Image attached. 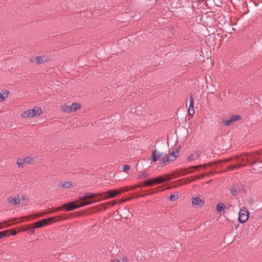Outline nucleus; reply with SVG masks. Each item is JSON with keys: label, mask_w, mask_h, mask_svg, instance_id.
I'll return each mask as SVG.
<instances>
[{"label": "nucleus", "mask_w": 262, "mask_h": 262, "mask_svg": "<svg viewBox=\"0 0 262 262\" xmlns=\"http://www.w3.org/2000/svg\"><path fill=\"white\" fill-rule=\"evenodd\" d=\"M97 195V194L96 193L89 192L84 193H80L78 196V199L82 202L80 204L78 205L74 202H71L64 204L63 207L65 208L66 210L68 211L92 204L96 202L98 200L95 198Z\"/></svg>", "instance_id": "1"}, {"label": "nucleus", "mask_w": 262, "mask_h": 262, "mask_svg": "<svg viewBox=\"0 0 262 262\" xmlns=\"http://www.w3.org/2000/svg\"><path fill=\"white\" fill-rule=\"evenodd\" d=\"M97 195L95 196V198L99 201L101 199H107L109 198H115L120 194V192L117 190H110L105 192L103 194H100L97 193Z\"/></svg>", "instance_id": "2"}, {"label": "nucleus", "mask_w": 262, "mask_h": 262, "mask_svg": "<svg viewBox=\"0 0 262 262\" xmlns=\"http://www.w3.org/2000/svg\"><path fill=\"white\" fill-rule=\"evenodd\" d=\"M241 117L238 115H232L229 119L226 120H223L222 121V123L226 126H230L233 123L235 122L236 121L241 120Z\"/></svg>", "instance_id": "3"}, {"label": "nucleus", "mask_w": 262, "mask_h": 262, "mask_svg": "<svg viewBox=\"0 0 262 262\" xmlns=\"http://www.w3.org/2000/svg\"><path fill=\"white\" fill-rule=\"evenodd\" d=\"M249 218V212L248 210L242 209L239 212L238 220L240 223H244Z\"/></svg>", "instance_id": "4"}, {"label": "nucleus", "mask_w": 262, "mask_h": 262, "mask_svg": "<svg viewBox=\"0 0 262 262\" xmlns=\"http://www.w3.org/2000/svg\"><path fill=\"white\" fill-rule=\"evenodd\" d=\"M53 220V217H49L48 219H43L42 220H40L37 222H35L34 225V228H41L45 225L49 224L51 221Z\"/></svg>", "instance_id": "5"}, {"label": "nucleus", "mask_w": 262, "mask_h": 262, "mask_svg": "<svg viewBox=\"0 0 262 262\" xmlns=\"http://www.w3.org/2000/svg\"><path fill=\"white\" fill-rule=\"evenodd\" d=\"M153 179L154 185L155 184H160L166 182H167L170 180V177L169 176H160L157 177Z\"/></svg>", "instance_id": "6"}, {"label": "nucleus", "mask_w": 262, "mask_h": 262, "mask_svg": "<svg viewBox=\"0 0 262 262\" xmlns=\"http://www.w3.org/2000/svg\"><path fill=\"white\" fill-rule=\"evenodd\" d=\"M164 152L157 151L156 149L152 150L151 159L152 162H156L159 158H162L163 160Z\"/></svg>", "instance_id": "7"}, {"label": "nucleus", "mask_w": 262, "mask_h": 262, "mask_svg": "<svg viewBox=\"0 0 262 262\" xmlns=\"http://www.w3.org/2000/svg\"><path fill=\"white\" fill-rule=\"evenodd\" d=\"M50 59V56L43 55L36 56L35 58V61L37 64L43 63Z\"/></svg>", "instance_id": "8"}, {"label": "nucleus", "mask_w": 262, "mask_h": 262, "mask_svg": "<svg viewBox=\"0 0 262 262\" xmlns=\"http://www.w3.org/2000/svg\"><path fill=\"white\" fill-rule=\"evenodd\" d=\"M192 205L194 206L201 207L204 205L205 201L200 197H193L191 199Z\"/></svg>", "instance_id": "9"}, {"label": "nucleus", "mask_w": 262, "mask_h": 262, "mask_svg": "<svg viewBox=\"0 0 262 262\" xmlns=\"http://www.w3.org/2000/svg\"><path fill=\"white\" fill-rule=\"evenodd\" d=\"M7 202L11 205L16 206L20 203V199L18 195H16L14 197H9L7 199Z\"/></svg>", "instance_id": "10"}, {"label": "nucleus", "mask_w": 262, "mask_h": 262, "mask_svg": "<svg viewBox=\"0 0 262 262\" xmlns=\"http://www.w3.org/2000/svg\"><path fill=\"white\" fill-rule=\"evenodd\" d=\"M243 189V186H239L237 184H234L231 187V192L233 195L236 196Z\"/></svg>", "instance_id": "11"}, {"label": "nucleus", "mask_w": 262, "mask_h": 262, "mask_svg": "<svg viewBox=\"0 0 262 262\" xmlns=\"http://www.w3.org/2000/svg\"><path fill=\"white\" fill-rule=\"evenodd\" d=\"M176 159V156H170V155H166V153L164 152V157H163V161H162L163 163L166 164L170 161H173Z\"/></svg>", "instance_id": "12"}, {"label": "nucleus", "mask_w": 262, "mask_h": 262, "mask_svg": "<svg viewBox=\"0 0 262 262\" xmlns=\"http://www.w3.org/2000/svg\"><path fill=\"white\" fill-rule=\"evenodd\" d=\"M33 117L36 116H39L42 114V110L40 107L36 106L33 109H31Z\"/></svg>", "instance_id": "13"}, {"label": "nucleus", "mask_w": 262, "mask_h": 262, "mask_svg": "<svg viewBox=\"0 0 262 262\" xmlns=\"http://www.w3.org/2000/svg\"><path fill=\"white\" fill-rule=\"evenodd\" d=\"M80 107V105L78 103H73L71 106H67V111H69L70 112H75Z\"/></svg>", "instance_id": "14"}, {"label": "nucleus", "mask_w": 262, "mask_h": 262, "mask_svg": "<svg viewBox=\"0 0 262 262\" xmlns=\"http://www.w3.org/2000/svg\"><path fill=\"white\" fill-rule=\"evenodd\" d=\"M9 91L7 90H4L3 93H0V102H3L7 98Z\"/></svg>", "instance_id": "15"}, {"label": "nucleus", "mask_w": 262, "mask_h": 262, "mask_svg": "<svg viewBox=\"0 0 262 262\" xmlns=\"http://www.w3.org/2000/svg\"><path fill=\"white\" fill-rule=\"evenodd\" d=\"M31 110L23 112L21 114V117L24 118L33 117Z\"/></svg>", "instance_id": "16"}, {"label": "nucleus", "mask_w": 262, "mask_h": 262, "mask_svg": "<svg viewBox=\"0 0 262 262\" xmlns=\"http://www.w3.org/2000/svg\"><path fill=\"white\" fill-rule=\"evenodd\" d=\"M143 184L146 186H152L154 185L152 178L148 179L144 181Z\"/></svg>", "instance_id": "17"}, {"label": "nucleus", "mask_w": 262, "mask_h": 262, "mask_svg": "<svg viewBox=\"0 0 262 262\" xmlns=\"http://www.w3.org/2000/svg\"><path fill=\"white\" fill-rule=\"evenodd\" d=\"M226 208L223 203H219L216 205V210L218 212H221Z\"/></svg>", "instance_id": "18"}, {"label": "nucleus", "mask_w": 262, "mask_h": 262, "mask_svg": "<svg viewBox=\"0 0 262 262\" xmlns=\"http://www.w3.org/2000/svg\"><path fill=\"white\" fill-rule=\"evenodd\" d=\"M149 176V173H148L146 171H143L140 174H139L137 176V179H141L142 178H146L148 177Z\"/></svg>", "instance_id": "19"}, {"label": "nucleus", "mask_w": 262, "mask_h": 262, "mask_svg": "<svg viewBox=\"0 0 262 262\" xmlns=\"http://www.w3.org/2000/svg\"><path fill=\"white\" fill-rule=\"evenodd\" d=\"M61 185L63 188H68L72 185V183L71 181H65L62 183Z\"/></svg>", "instance_id": "20"}, {"label": "nucleus", "mask_w": 262, "mask_h": 262, "mask_svg": "<svg viewBox=\"0 0 262 262\" xmlns=\"http://www.w3.org/2000/svg\"><path fill=\"white\" fill-rule=\"evenodd\" d=\"M180 151V148H176L174 151H172L170 154V156L172 157V156H176V158H177L179 152Z\"/></svg>", "instance_id": "21"}, {"label": "nucleus", "mask_w": 262, "mask_h": 262, "mask_svg": "<svg viewBox=\"0 0 262 262\" xmlns=\"http://www.w3.org/2000/svg\"><path fill=\"white\" fill-rule=\"evenodd\" d=\"M24 160L23 159H18L17 161V164L18 165L19 167H23L24 166V164H25V162H23Z\"/></svg>", "instance_id": "22"}, {"label": "nucleus", "mask_w": 262, "mask_h": 262, "mask_svg": "<svg viewBox=\"0 0 262 262\" xmlns=\"http://www.w3.org/2000/svg\"><path fill=\"white\" fill-rule=\"evenodd\" d=\"M9 236V234H7V231H3L0 232V238Z\"/></svg>", "instance_id": "23"}, {"label": "nucleus", "mask_w": 262, "mask_h": 262, "mask_svg": "<svg viewBox=\"0 0 262 262\" xmlns=\"http://www.w3.org/2000/svg\"><path fill=\"white\" fill-rule=\"evenodd\" d=\"M177 199H178V195H174L173 194H171L169 196V200L170 201H176Z\"/></svg>", "instance_id": "24"}, {"label": "nucleus", "mask_w": 262, "mask_h": 262, "mask_svg": "<svg viewBox=\"0 0 262 262\" xmlns=\"http://www.w3.org/2000/svg\"><path fill=\"white\" fill-rule=\"evenodd\" d=\"M23 160H24L23 162H25V163H27V164L31 163V161H32L31 158H30L29 157H25V158H23Z\"/></svg>", "instance_id": "25"}, {"label": "nucleus", "mask_w": 262, "mask_h": 262, "mask_svg": "<svg viewBox=\"0 0 262 262\" xmlns=\"http://www.w3.org/2000/svg\"><path fill=\"white\" fill-rule=\"evenodd\" d=\"M121 213H124L125 215H126L127 216L128 215V214L130 213L129 211L125 208L120 209Z\"/></svg>", "instance_id": "26"}, {"label": "nucleus", "mask_w": 262, "mask_h": 262, "mask_svg": "<svg viewBox=\"0 0 262 262\" xmlns=\"http://www.w3.org/2000/svg\"><path fill=\"white\" fill-rule=\"evenodd\" d=\"M195 157L197 158V156H196L194 154H191L187 157V159L189 161L193 160L195 159Z\"/></svg>", "instance_id": "27"}, {"label": "nucleus", "mask_w": 262, "mask_h": 262, "mask_svg": "<svg viewBox=\"0 0 262 262\" xmlns=\"http://www.w3.org/2000/svg\"><path fill=\"white\" fill-rule=\"evenodd\" d=\"M34 227L29 228L27 229H25V230H28V233L32 234L34 233V232H35V230H34Z\"/></svg>", "instance_id": "28"}, {"label": "nucleus", "mask_w": 262, "mask_h": 262, "mask_svg": "<svg viewBox=\"0 0 262 262\" xmlns=\"http://www.w3.org/2000/svg\"><path fill=\"white\" fill-rule=\"evenodd\" d=\"M188 113L190 115H191V116L193 115L194 113V111L193 110V107L192 108V107H190L189 106V108L188 109Z\"/></svg>", "instance_id": "29"}, {"label": "nucleus", "mask_w": 262, "mask_h": 262, "mask_svg": "<svg viewBox=\"0 0 262 262\" xmlns=\"http://www.w3.org/2000/svg\"><path fill=\"white\" fill-rule=\"evenodd\" d=\"M129 166L127 164H125V165H123V170L124 171V172H126L127 170H128L129 169Z\"/></svg>", "instance_id": "30"}, {"label": "nucleus", "mask_w": 262, "mask_h": 262, "mask_svg": "<svg viewBox=\"0 0 262 262\" xmlns=\"http://www.w3.org/2000/svg\"><path fill=\"white\" fill-rule=\"evenodd\" d=\"M189 107H192V108H193V98H192V97L191 95H190V98Z\"/></svg>", "instance_id": "31"}, {"label": "nucleus", "mask_w": 262, "mask_h": 262, "mask_svg": "<svg viewBox=\"0 0 262 262\" xmlns=\"http://www.w3.org/2000/svg\"><path fill=\"white\" fill-rule=\"evenodd\" d=\"M202 167L203 168H205L206 167V165H196L193 167V168H195V169H198L199 167Z\"/></svg>", "instance_id": "32"}, {"label": "nucleus", "mask_w": 262, "mask_h": 262, "mask_svg": "<svg viewBox=\"0 0 262 262\" xmlns=\"http://www.w3.org/2000/svg\"><path fill=\"white\" fill-rule=\"evenodd\" d=\"M121 260L122 261H127V257L126 256H124V257H122L121 258Z\"/></svg>", "instance_id": "33"}, {"label": "nucleus", "mask_w": 262, "mask_h": 262, "mask_svg": "<svg viewBox=\"0 0 262 262\" xmlns=\"http://www.w3.org/2000/svg\"><path fill=\"white\" fill-rule=\"evenodd\" d=\"M17 231H12V232L10 233L11 235H15L17 234Z\"/></svg>", "instance_id": "34"}, {"label": "nucleus", "mask_w": 262, "mask_h": 262, "mask_svg": "<svg viewBox=\"0 0 262 262\" xmlns=\"http://www.w3.org/2000/svg\"><path fill=\"white\" fill-rule=\"evenodd\" d=\"M113 262H119V261L117 259H115Z\"/></svg>", "instance_id": "35"}, {"label": "nucleus", "mask_w": 262, "mask_h": 262, "mask_svg": "<svg viewBox=\"0 0 262 262\" xmlns=\"http://www.w3.org/2000/svg\"><path fill=\"white\" fill-rule=\"evenodd\" d=\"M256 163V161H255L254 163H253V164H255Z\"/></svg>", "instance_id": "36"}, {"label": "nucleus", "mask_w": 262, "mask_h": 262, "mask_svg": "<svg viewBox=\"0 0 262 262\" xmlns=\"http://www.w3.org/2000/svg\"><path fill=\"white\" fill-rule=\"evenodd\" d=\"M157 0H156V1H157Z\"/></svg>", "instance_id": "37"}]
</instances>
